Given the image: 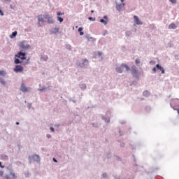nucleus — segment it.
Listing matches in <instances>:
<instances>
[{
    "label": "nucleus",
    "instance_id": "nucleus-8",
    "mask_svg": "<svg viewBox=\"0 0 179 179\" xmlns=\"http://www.w3.org/2000/svg\"><path fill=\"white\" fill-rule=\"evenodd\" d=\"M134 22L136 24H142V22H141V20H139V18L138 17V16L134 15Z\"/></svg>",
    "mask_w": 179,
    "mask_h": 179
},
{
    "label": "nucleus",
    "instance_id": "nucleus-34",
    "mask_svg": "<svg viewBox=\"0 0 179 179\" xmlns=\"http://www.w3.org/2000/svg\"><path fill=\"white\" fill-rule=\"evenodd\" d=\"M103 19H105L106 20H108L107 15L103 16Z\"/></svg>",
    "mask_w": 179,
    "mask_h": 179
},
{
    "label": "nucleus",
    "instance_id": "nucleus-26",
    "mask_svg": "<svg viewBox=\"0 0 179 179\" xmlns=\"http://www.w3.org/2000/svg\"><path fill=\"white\" fill-rule=\"evenodd\" d=\"M81 89H86V85H81Z\"/></svg>",
    "mask_w": 179,
    "mask_h": 179
},
{
    "label": "nucleus",
    "instance_id": "nucleus-33",
    "mask_svg": "<svg viewBox=\"0 0 179 179\" xmlns=\"http://www.w3.org/2000/svg\"><path fill=\"white\" fill-rule=\"evenodd\" d=\"M53 162H55V163H57L58 161H57V159L55 158H53Z\"/></svg>",
    "mask_w": 179,
    "mask_h": 179
},
{
    "label": "nucleus",
    "instance_id": "nucleus-32",
    "mask_svg": "<svg viewBox=\"0 0 179 179\" xmlns=\"http://www.w3.org/2000/svg\"><path fill=\"white\" fill-rule=\"evenodd\" d=\"M102 176H103V178H106V177H107V174H106V173H103Z\"/></svg>",
    "mask_w": 179,
    "mask_h": 179
},
{
    "label": "nucleus",
    "instance_id": "nucleus-16",
    "mask_svg": "<svg viewBox=\"0 0 179 179\" xmlns=\"http://www.w3.org/2000/svg\"><path fill=\"white\" fill-rule=\"evenodd\" d=\"M82 30H83V28H82V27L78 28V31L80 32V36H83V34H85V33H83L82 31Z\"/></svg>",
    "mask_w": 179,
    "mask_h": 179
},
{
    "label": "nucleus",
    "instance_id": "nucleus-3",
    "mask_svg": "<svg viewBox=\"0 0 179 179\" xmlns=\"http://www.w3.org/2000/svg\"><path fill=\"white\" fill-rule=\"evenodd\" d=\"M15 57L20 58V59H26V53L19 52L17 55H15Z\"/></svg>",
    "mask_w": 179,
    "mask_h": 179
},
{
    "label": "nucleus",
    "instance_id": "nucleus-22",
    "mask_svg": "<svg viewBox=\"0 0 179 179\" xmlns=\"http://www.w3.org/2000/svg\"><path fill=\"white\" fill-rule=\"evenodd\" d=\"M10 176H12V178H16V175H15V173L11 172V173H10Z\"/></svg>",
    "mask_w": 179,
    "mask_h": 179
},
{
    "label": "nucleus",
    "instance_id": "nucleus-41",
    "mask_svg": "<svg viewBox=\"0 0 179 179\" xmlns=\"http://www.w3.org/2000/svg\"><path fill=\"white\" fill-rule=\"evenodd\" d=\"M16 125H19V122H16Z\"/></svg>",
    "mask_w": 179,
    "mask_h": 179
},
{
    "label": "nucleus",
    "instance_id": "nucleus-2",
    "mask_svg": "<svg viewBox=\"0 0 179 179\" xmlns=\"http://www.w3.org/2000/svg\"><path fill=\"white\" fill-rule=\"evenodd\" d=\"M171 106L173 110H178L179 108V99H173L171 102Z\"/></svg>",
    "mask_w": 179,
    "mask_h": 179
},
{
    "label": "nucleus",
    "instance_id": "nucleus-21",
    "mask_svg": "<svg viewBox=\"0 0 179 179\" xmlns=\"http://www.w3.org/2000/svg\"><path fill=\"white\" fill-rule=\"evenodd\" d=\"M66 48L67 50H71V45H66Z\"/></svg>",
    "mask_w": 179,
    "mask_h": 179
},
{
    "label": "nucleus",
    "instance_id": "nucleus-40",
    "mask_svg": "<svg viewBox=\"0 0 179 179\" xmlns=\"http://www.w3.org/2000/svg\"><path fill=\"white\" fill-rule=\"evenodd\" d=\"M176 110H178V114H179V108H178Z\"/></svg>",
    "mask_w": 179,
    "mask_h": 179
},
{
    "label": "nucleus",
    "instance_id": "nucleus-17",
    "mask_svg": "<svg viewBox=\"0 0 179 179\" xmlns=\"http://www.w3.org/2000/svg\"><path fill=\"white\" fill-rule=\"evenodd\" d=\"M116 71L117 73H122V69H121V67L116 68Z\"/></svg>",
    "mask_w": 179,
    "mask_h": 179
},
{
    "label": "nucleus",
    "instance_id": "nucleus-35",
    "mask_svg": "<svg viewBox=\"0 0 179 179\" xmlns=\"http://www.w3.org/2000/svg\"><path fill=\"white\" fill-rule=\"evenodd\" d=\"M133 73H138V71L134 70V71H133Z\"/></svg>",
    "mask_w": 179,
    "mask_h": 179
},
{
    "label": "nucleus",
    "instance_id": "nucleus-25",
    "mask_svg": "<svg viewBox=\"0 0 179 179\" xmlns=\"http://www.w3.org/2000/svg\"><path fill=\"white\" fill-rule=\"evenodd\" d=\"M170 2H171L172 3H176L177 0H170Z\"/></svg>",
    "mask_w": 179,
    "mask_h": 179
},
{
    "label": "nucleus",
    "instance_id": "nucleus-10",
    "mask_svg": "<svg viewBox=\"0 0 179 179\" xmlns=\"http://www.w3.org/2000/svg\"><path fill=\"white\" fill-rule=\"evenodd\" d=\"M169 29H177V25H176V24H174V23H171L169 24Z\"/></svg>",
    "mask_w": 179,
    "mask_h": 179
},
{
    "label": "nucleus",
    "instance_id": "nucleus-14",
    "mask_svg": "<svg viewBox=\"0 0 179 179\" xmlns=\"http://www.w3.org/2000/svg\"><path fill=\"white\" fill-rule=\"evenodd\" d=\"M17 36V31H15L14 32L12 33L11 35H10V38H15Z\"/></svg>",
    "mask_w": 179,
    "mask_h": 179
},
{
    "label": "nucleus",
    "instance_id": "nucleus-11",
    "mask_svg": "<svg viewBox=\"0 0 179 179\" xmlns=\"http://www.w3.org/2000/svg\"><path fill=\"white\" fill-rule=\"evenodd\" d=\"M20 47L22 48V50H26V48H29V47L24 45L23 42L20 43Z\"/></svg>",
    "mask_w": 179,
    "mask_h": 179
},
{
    "label": "nucleus",
    "instance_id": "nucleus-5",
    "mask_svg": "<svg viewBox=\"0 0 179 179\" xmlns=\"http://www.w3.org/2000/svg\"><path fill=\"white\" fill-rule=\"evenodd\" d=\"M43 17L45 19H47L48 23L52 24L54 23V20H52V17L48 16V15H44Z\"/></svg>",
    "mask_w": 179,
    "mask_h": 179
},
{
    "label": "nucleus",
    "instance_id": "nucleus-19",
    "mask_svg": "<svg viewBox=\"0 0 179 179\" xmlns=\"http://www.w3.org/2000/svg\"><path fill=\"white\" fill-rule=\"evenodd\" d=\"M100 22L104 24L105 25L107 24V21L104 20L103 19H101Z\"/></svg>",
    "mask_w": 179,
    "mask_h": 179
},
{
    "label": "nucleus",
    "instance_id": "nucleus-36",
    "mask_svg": "<svg viewBox=\"0 0 179 179\" xmlns=\"http://www.w3.org/2000/svg\"><path fill=\"white\" fill-rule=\"evenodd\" d=\"M1 83H2V85H5V81L1 80Z\"/></svg>",
    "mask_w": 179,
    "mask_h": 179
},
{
    "label": "nucleus",
    "instance_id": "nucleus-9",
    "mask_svg": "<svg viewBox=\"0 0 179 179\" xmlns=\"http://www.w3.org/2000/svg\"><path fill=\"white\" fill-rule=\"evenodd\" d=\"M20 90L24 93L26 92H29V88L24 86V84H22Z\"/></svg>",
    "mask_w": 179,
    "mask_h": 179
},
{
    "label": "nucleus",
    "instance_id": "nucleus-6",
    "mask_svg": "<svg viewBox=\"0 0 179 179\" xmlns=\"http://www.w3.org/2000/svg\"><path fill=\"white\" fill-rule=\"evenodd\" d=\"M14 72H16L17 73L19 72H23V66L20 65L15 66V68L14 69Z\"/></svg>",
    "mask_w": 179,
    "mask_h": 179
},
{
    "label": "nucleus",
    "instance_id": "nucleus-38",
    "mask_svg": "<svg viewBox=\"0 0 179 179\" xmlns=\"http://www.w3.org/2000/svg\"><path fill=\"white\" fill-rule=\"evenodd\" d=\"M143 94H148V92H144Z\"/></svg>",
    "mask_w": 179,
    "mask_h": 179
},
{
    "label": "nucleus",
    "instance_id": "nucleus-30",
    "mask_svg": "<svg viewBox=\"0 0 179 179\" xmlns=\"http://www.w3.org/2000/svg\"><path fill=\"white\" fill-rule=\"evenodd\" d=\"M0 167L1 168V169H3L5 166H2V162H0Z\"/></svg>",
    "mask_w": 179,
    "mask_h": 179
},
{
    "label": "nucleus",
    "instance_id": "nucleus-12",
    "mask_svg": "<svg viewBox=\"0 0 179 179\" xmlns=\"http://www.w3.org/2000/svg\"><path fill=\"white\" fill-rule=\"evenodd\" d=\"M156 68H157L159 69V71H161L162 73H164V69L163 67L160 66V65L157 64Z\"/></svg>",
    "mask_w": 179,
    "mask_h": 179
},
{
    "label": "nucleus",
    "instance_id": "nucleus-13",
    "mask_svg": "<svg viewBox=\"0 0 179 179\" xmlns=\"http://www.w3.org/2000/svg\"><path fill=\"white\" fill-rule=\"evenodd\" d=\"M33 159L35 162H40V157L37 155H34Z\"/></svg>",
    "mask_w": 179,
    "mask_h": 179
},
{
    "label": "nucleus",
    "instance_id": "nucleus-18",
    "mask_svg": "<svg viewBox=\"0 0 179 179\" xmlns=\"http://www.w3.org/2000/svg\"><path fill=\"white\" fill-rule=\"evenodd\" d=\"M0 75L1 76H6V73L3 71H0Z\"/></svg>",
    "mask_w": 179,
    "mask_h": 179
},
{
    "label": "nucleus",
    "instance_id": "nucleus-4",
    "mask_svg": "<svg viewBox=\"0 0 179 179\" xmlns=\"http://www.w3.org/2000/svg\"><path fill=\"white\" fill-rule=\"evenodd\" d=\"M38 24L39 26V27H41V25L40 24V23H44V15H38Z\"/></svg>",
    "mask_w": 179,
    "mask_h": 179
},
{
    "label": "nucleus",
    "instance_id": "nucleus-42",
    "mask_svg": "<svg viewBox=\"0 0 179 179\" xmlns=\"http://www.w3.org/2000/svg\"><path fill=\"white\" fill-rule=\"evenodd\" d=\"M5 1H10V0H5Z\"/></svg>",
    "mask_w": 179,
    "mask_h": 179
},
{
    "label": "nucleus",
    "instance_id": "nucleus-24",
    "mask_svg": "<svg viewBox=\"0 0 179 179\" xmlns=\"http://www.w3.org/2000/svg\"><path fill=\"white\" fill-rule=\"evenodd\" d=\"M136 64H141V60H139L138 59H136Z\"/></svg>",
    "mask_w": 179,
    "mask_h": 179
},
{
    "label": "nucleus",
    "instance_id": "nucleus-29",
    "mask_svg": "<svg viewBox=\"0 0 179 179\" xmlns=\"http://www.w3.org/2000/svg\"><path fill=\"white\" fill-rule=\"evenodd\" d=\"M50 131H51L52 132H54L55 130L54 129V127H50Z\"/></svg>",
    "mask_w": 179,
    "mask_h": 179
},
{
    "label": "nucleus",
    "instance_id": "nucleus-20",
    "mask_svg": "<svg viewBox=\"0 0 179 179\" xmlns=\"http://www.w3.org/2000/svg\"><path fill=\"white\" fill-rule=\"evenodd\" d=\"M15 64H22V62H20V60H19V59H15Z\"/></svg>",
    "mask_w": 179,
    "mask_h": 179
},
{
    "label": "nucleus",
    "instance_id": "nucleus-39",
    "mask_svg": "<svg viewBox=\"0 0 179 179\" xmlns=\"http://www.w3.org/2000/svg\"><path fill=\"white\" fill-rule=\"evenodd\" d=\"M91 13H94V10H92Z\"/></svg>",
    "mask_w": 179,
    "mask_h": 179
},
{
    "label": "nucleus",
    "instance_id": "nucleus-23",
    "mask_svg": "<svg viewBox=\"0 0 179 179\" xmlns=\"http://www.w3.org/2000/svg\"><path fill=\"white\" fill-rule=\"evenodd\" d=\"M88 19H89V20H92L93 22H94L96 20V18H93L92 17H90Z\"/></svg>",
    "mask_w": 179,
    "mask_h": 179
},
{
    "label": "nucleus",
    "instance_id": "nucleus-15",
    "mask_svg": "<svg viewBox=\"0 0 179 179\" xmlns=\"http://www.w3.org/2000/svg\"><path fill=\"white\" fill-rule=\"evenodd\" d=\"M121 68H125L126 71H129V66H128V65H127V64H122Z\"/></svg>",
    "mask_w": 179,
    "mask_h": 179
},
{
    "label": "nucleus",
    "instance_id": "nucleus-31",
    "mask_svg": "<svg viewBox=\"0 0 179 179\" xmlns=\"http://www.w3.org/2000/svg\"><path fill=\"white\" fill-rule=\"evenodd\" d=\"M153 72L156 73V71H157V69L156 67H154L153 69H152Z\"/></svg>",
    "mask_w": 179,
    "mask_h": 179
},
{
    "label": "nucleus",
    "instance_id": "nucleus-27",
    "mask_svg": "<svg viewBox=\"0 0 179 179\" xmlns=\"http://www.w3.org/2000/svg\"><path fill=\"white\" fill-rule=\"evenodd\" d=\"M3 176V171H0V177H2Z\"/></svg>",
    "mask_w": 179,
    "mask_h": 179
},
{
    "label": "nucleus",
    "instance_id": "nucleus-28",
    "mask_svg": "<svg viewBox=\"0 0 179 179\" xmlns=\"http://www.w3.org/2000/svg\"><path fill=\"white\" fill-rule=\"evenodd\" d=\"M0 15L1 16H3V12L2 11V10L0 9Z\"/></svg>",
    "mask_w": 179,
    "mask_h": 179
},
{
    "label": "nucleus",
    "instance_id": "nucleus-37",
    "mask_svg": "<svg viewBox=\"0 0 179 179\" xmlns=\"http://www.w3.org/2000/svg\"><path fill=\"white\" fill-rule=\"evenodd\" d=\"M43 90H44V89H39L40 92H43Z\"/></svg>",
    "mask_w": 179,
    "mask_h": 179
},
{
    "label": "nucleus",
    "instance_id": "nucleus-1",
    "mask_svg": "<svg viewBox=\"0 0 179 179\" xmlns=\"http://www.w3.org/2000/svg\"><path fill=\"white\" fill-rule=\"evenodd\" d=\"M116 3V9L118 12H121L124 6H125V3H124V0H115Z\"/></svg>",
    "mask_w": 179,
    "mask_h": 179
},
{
    "label": "nucleus",
    "instance_id": "nucleus-7",
    "mask_svg": "<svg viewBox=\"0 0 179 179\" xmlns=\"http://www.w3.org/2000/svg\"><path fill=\"white\" fill-rule=\"evenodd\" d=\"M57 20L60 22V23H62V22H64V19L62 17H61L60 16H62V15H64V13L58 11L57 13Z\"/></svg>",
    "mask_w": 179,
    "mask_h": 179
}]
</instances>
